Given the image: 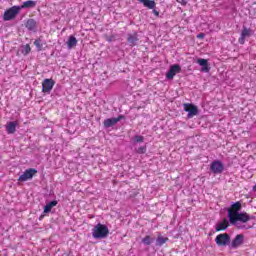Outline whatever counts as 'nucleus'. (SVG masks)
Masks as SVG:
<instances>
[{"instance_id":"nucleus-18","label":"nucleus","mask_w":256,"mask_h":256,"mask_svg":"<svg viewBox=\"0 0 256 256\" xmlns=\"http://www.w3.org/2000/svg\"><path fill=\"white\" fill-rule=\"evenodd\" d=\"M25 26L28 31H35V29H37V21H35L33 18H30L27 20Z\"/></svg>"},{"instance_id":"nucleus-8","label":"nucleus","mask_w":256,"mask_h":256,"mask_svg":"<svg viewBox=\"0 0 256 256\" xmlns=\"http://www.w3.org/2000/svg\"><path fill=\"white\" fill-rule=\"evenodd\" d=\"M139 3H142L144 7L147 9H153L152 13L156 16L159 17V11L155 10V7H157V3H155L154 0H138Z\"/></svg>"},{"instance_id":"nucleus-13","label":"nucleus","mask_w":256,"mask_h":256,"mask_svg":"<svg viewBox=\"0 0 256 256\" xmlns=\"http://www.w3.org/2000/svg\"><path fill=\"white\" fill-rule=\"evenodd\" d=\"M244 239L245 236H243V234L236 235L230 244L231 249H237L238 247H241Z\"/></svg>"},{"instance_id":"nucleus-10","label":"nucleus","mask_w":256,"mask_h":256,"mask_svg":"<svg viewBox=\"0 0 256 256\" xmlns=\"http://www.w3.org/2000/svg\"><path fill=\"white\" fill-rule=\"evenodd\" d=\"M251 35H253V30L243 26L240 38L238 39V43H240V45H245V39H247V37H251Z\"/></svg>"},{"instance_id":"nucleus-26","label":"nucleus","mask_w":256,"mask_h":256,"mask_svg":"<svg viewBox=\"0 0 256 256\" xmlns=\"http://www.w3.org/2000/svg\"><path fill=\"white\" fill-rule=\"evenodd\" d=\"M35 47H37L38 51H41L43 49V44L41 43V39H37L34 41Z\"/></svg>"},{"instance_id":"nucleus-7","label":"nucleus","mask_w":256,"mask_h":256,"mask_svg":"<svg viewBox=\"0 0 256 256\" xmlns=\"http://www.w3.org/2000/svg\"><path fill=\"white\" fill-rule=\"evenodd\" d=\"M210 170L212 171V173H214V175H219L223 173V171L225 170V166L223 165V162L215 160L211 163Z\"/></svg>"},{"instance_id":"nucleus-2","label":"nucleus","mask_w":256,"mask_h":256,"mask_svg":"<svg viewBox=\"0 0 256 256\" xmlns=\"http://www.w3.org/2000/svg\"><path fill=\"white\" fill-rule=\"evenodd\" d=\"M231 225H235V223H248L251 221V216L247 212H241L233 216V218L229 219Z\"/></svg>"},{"instance_id":"nucleus-31","label":"nucleus","mask_w":256,"mask_h":256,"mask_svg":"<svg viewBox=\"0 0 256 256\" xmlns=\"http://www.w3.org/2000/svg\"><path fill=\"white\" fill-rule=\"evenodd\" d=\"M254 5H256V1L254 2Z\"/></svg>"},{"instance_id":"nucleus-4","label":"nucleus","mask_w":256,"mask_h":256,"mask_svg":"<svg viewBox=\"0 0 256 256\" xmlns=\"http://www.w3.org/2000/svg\"><path fill=\"white\" fill-rule=\"evenodd\" d=\"M215 243L218 247H227L231 243V236L228 233L218 234L215 238Z\"/></svg>"},{"instance_id":"nucleus-28","label":"nucleus","mask_w":256,"mask_h":256,"mask_svg":"<svg viewBox=\"0 0 256 256\" xmlns=\"http://www.w3.org/2000/svg\"><path fill=\"white\" fill-rule=\"evenodd\" d=\"M143 141H145V138L141 135H136L135 136V142L136 143H143Z\"/></svg>"},{"instance_id":"nucleus-19","label":"nucleus","mask_w":256,"mask_h":256,"mask_svg":"<svg viewBox=\"0 0 256 256\" xmlns=\"http://www.w3.org/2000/svg\"><path fill=\"white\" fill-rule=\"evenodd\" d=\"M229 227V221H227V218H224L222 222L218 223L216 225V231H225Z\"/></svg>"},{"instance_id":"nucleus-25","label":"nucleus","mask_w":256,"mask_h":256,"mask_svg":"<svg viewBox=\"0 0 256 256\" xmlns=\"http://www.w3.org/2000/svg\"><path fill=\"white\" fill-rule=\"evenodd\" d=\"M29 53H31V46L26 44L22 49V54L29 55Z\"/></svg>"},{"instance_id":"nucleus-5","label":"nucleus","mask_w":256,"mask_h":256,"mask_svg":"<svg viewBox=\"0 0 256 256\" xmlns=\"http://www.w3.org/2000/svg\"><path fill=\"white\" fill-rule=\"evenodd\" d=\"M37 175V169L35 168H29L23 172L22 175L19 176L18 181L20 183H25V181H29L33 179Z\"/></svg>"},{"instance_id":"nucleus-9","label":"nucleus","mask_w":256,"mask_h":256,"mask_svg":"<svg viewBox=\"0 0 256 256\" xmlns=\"http://www.w3.org/2000/svg\"><path fill=\"white\" fill-rule=\"evenodd\" d=\"M53 87H55V81L53 79H44L42 82V93H51Z\"/></svg>"},{"instance_id":"nucleus-24","label":"nucleus","mask_w":256,"mask_h":256,"mask_svg":"<svg viewBox=\"0 0 256 256\" xmlns=\"http://www.w3.org/2000/svg\"><path fill=\"white\" fill-rule=\"evenodd\" d=\"M142 243H144V245H151V243H153V238L147 235L142 239Z\"/></svg>"},{"instance_id":"nucleus-6","label":"nucleus","mask_w":256,"mask_h":256,"mask_svg":"<svg viewBox=\"0 0 256 256\" xmlns=\"http://www.w3.org/2000/svg\"><path fill=\"white\" fill-rule=\"evenodd\" d=\"M184 111H186L188 119H193L195 115H199V108L191 103L184 104Z\"/></svg>"},{"instance_id":"nucleus-21","label":"nucleus","mask_w":256,"mask_h":256,"mask_svg":"<svg viewBox=\"0 0 256 256\" xmlns=\"http://www.w3.org/2000/svg\"><path fill=\"white\" fill-rule=\"evenodd\" d=\"M58 203L59 202L57 200H54L46 204V206L44 207V213H51V210L53 209V207H57Z\"/></svg>"},{"instance_id":"nucleus-22","label":"nucleus","mask_w":256,"mask_h":256,"mask_svg":"<svg viewBox=\"0 0 256 256\" xmlns=\"http://www.w3.org/2000/svg\"><path fill=\"white\" fill-rule=\"evenodd\" d=\"M127 41L131 47H135L137 45V41H139V38L137 37V34H133L128 36Z\"/></svg>"},{"instance_id":"nucleus-12","label":"nucleus","mask_w":256,"mask_h":256,"mask_svg":"<svg viewBox=\"0 0 256 256\" xmlns=\"http://www.w3.org/2000/svg\"><path fill=\"white\" fill-rule=\"evenodd\" d=\"M242 205L239 201L235 202L228 209V217L229 219L233 218L234 215H237L239 211H241Z\"/></svg>"},{"instance_id":"nucleus-30","label":"nucleus","mask_w":256,"mask_h":256,"mask_svg":"<svg viewBox=\"0 0 256 256\" xmlns=\"http://www.w3.org/2000/svg\"><path fill=\"white\" fill-rule=\"evenodd\" d=\"M252 190L256 192V184L253 186Z\"/></svg>"},{"instance_id":"nucleus-16","label":"nucleus","mask_w":256,"mask_h":256,"mask_svg":"<svg viewBox=\"0 0 256 256\" xmlns=\"http://www.w3.org/2000/svg\"><path fill=\"white\" fill-rule=\"evenodd\" d=\"M19 125V122L17 121H12V122H7L6 123V131L8 135H13L15 131H17V126Z\"/></svg>"},{"instance_id":"nucleus-14","label":"nucleus","mask_w":256,"mask_h":256,"mask_svg":"<svg viewBox=\"0 0 256 256\" xmlns=\"http://www.w3.org/2000/svg\"><path fill=\"white\" fill-rule=\"evenodd\" d=\"M181 71L179 64H174L170 67V70L166 73L167 79H173L177 73Z\"/></svg>"},{"instance_id":"nucleus-29","label":"nucleus","mask_w":256,"mask_h":256,"mask_svg":"<svg viewBox=\"0 0 256 256\" xmlns=\"http://www.w3.org/2000/svg\"><path fill=\"white\" fill-rule=\"evenodd\" d=\"M197 39H205V34L204 33L198 34Z\"/></svg>"},{"instance_id":"nucleus-15","label":"nucleus","mask_w":256,"mask_h":256,"mask_svg":"<svg viewBox=\"0 0 256 256\" xmlns=\"http://www.w3.org/2000/svg\"><path fill=\"white\" fill-rule=\"evenodd\" d=\"M196 63L202 67V73H209V71H211V68L209 67V61H207V59L199 58L197 59Z\"/></svg>"},{"instance_id":"nucleus-20","label":"nucleus","mask_w":256,"mask_h":256,"mask_svg":"<svg viewBox=\"0 0 256 256\" xmlns=\"http://www.w3.org/2000/svg\"><path fill=\"white\" fill-rule=\"evenodd\" d=\"M167 241H169V238L163 237V235L159 234L156 239V245H157V247H163V245H165V243H167Z\"/></svg>"},{"instance_id":"nucleus-17","label":"nucleus","mask_w":256,"mask_h":256,"mask_svg":"<svg viewBox=\"0 0 256 256\" xmlns=\"http://www.w3.org/2000/svg\"><path fill=\"white\" fill-rule=\"evenodd\" d=\"M37 2L33 1V0H28L23 2V4L21 6H18V8L20 9H33V7H36Z\"/></svg>"},{"instance_id":"nucleus-27","label":"nucleus","mask_w":256,"mask_h":256,"mask_svg":"<svg viewBox=\"0 0 256 256\" xmlns=\"http://www.w3.org/2000/svg\"><path fill=\"white\" fill-rule=\"evenodd\" d=\"M137 153H139V155H143V154L147 153V147H145V146L139 147L137 150Z\"/></svg>"},{"instance_id":"nucleus-3","label":"nucleus","mask_w":256,"mask_h":256,"mask_svg":"<svg viewBox=\"0 0 256 256\" xmlns=\"http://www.w3.org/2000/svg\"><path fill=\"white\" fill-rule=\"evenodd\" d=\"M20 11L19 6H12L11 8L7 9L3 15L4 21H13V19L19 15Z\"/></svg>"},{"instance_id":"nucleus-1","label":"nucleus","mask_w":256,"mask_h":256,"mask_svg":"<svg viewBox=\"0 0 256 256\" xmlns=\"http://www.w3.org/2000/svg\"><path fill=\"white\" fill-rule=\"evenodd\" d=\"M92 237L94 239H107L109 237V227L101 223L96 224L92 229Z\"/></svg>"},{"instance_id":"nucleus-11","label":"nucleus","mask_w":256,"mask_h":256,"mask_svg":"<svg viewBox=\"0 0 256 256\" xmlns=\"http://www.w3.org/2000/svg\"><path fill=\"white\" fill-rule=\"evenodd\" d=\"M122 119H125L124 115H119L117 118H108L104 120L103 125L106 129H109V127L117 125V123H119V121H122Z\"/></svg>"},{"instance_id":"nucleus-23","label":"nucleus","mask_w":256,"mask_h":256,"mask_svg":"<svg viewBox=\"0 0 256 256\" xmlns=\"http://www.w3.org/2000/svg\"><path fill=\"white\" fill-rule=\"evenodd\" d=\"M68 49H73V47H77V38L75 36H70L67 41Z\"/></svg>"}]
</instances>
